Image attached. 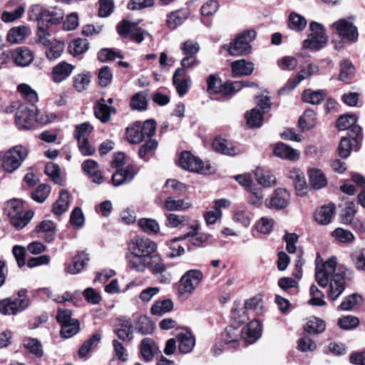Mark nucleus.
Wrapping results in <instances>:
<instances>
[{
    "label": "nucleus",
    "instance_id": "1",
    "mask_svg": "<svg viewBox=\"0 0 365 365\" xmlns=\"http://www.w3.org/2000/svg\"><path fill=\"white\" fill-rule=\"evenodd\" d=\"M348 270L337 267L336 258L331 257L324 263L317 264L315 271L316 281L322 287L329 283L328 297L330 300L335 301L345 289L344 278Z\"/></svg>",
    "mask_w": 365,
    "mask_h": 365
},
{
    "label": "nucleus",
    "instance_id": "2",
    "mask_svg": "<svg viewBox=\"0 0 365 365\" xmlns=\"http://www.w3.org/2000/svg\"><path fill=\"white\" fill-rule=\"evenodd\" d=\"M4 210L11 224L16 229L24 227L34 216V212L31 210L24 212L22 202L16 199L8 201Z\"/></svg>",
    "mask_w": 365,
    "mask_h": 365
},
{
    "label": "nucleus",
    "instance_id": "3",
    "mask_svg": "<svg viewBox=\"0 0 365 365\" xmlns=\"http://www.w3.org/2000/svg\"><path fill=\"white\" fill-rule=\"evenodd\" d=\"M201 270H187L180 278L178 286V296L182 299H187L197 289L202 281Z\"/></svg>",
    "mask_w": 365,
    "mask_h": 365
},
{
    "label": "nucleus",
    "instance_id": "4",
    "mask_svg": "<svg viewBox=\"0 0 365 365\" xmlns=\"http://www.w3.org/2000/svg\"><path fill=\"white\" fill-rule=\"evenodd\" d=\"M331 29L342 43L352 44L359 39L358 29L354 24L353 17L341 18L336 21L331 25Z\"/></svg>",
    "mask_w": 365,
    "mask_h": 365
},
{
    "label": "nucleus",
    "instance_id": "5",
    "mask_svg": "<svg viewBox=\"0 0 365 365\" xmlns=\"http://www.w3.org/2000/svg\"><path fill=\"white\" fill-rule=\"evenodd\" d=\"M29 155L26 147L22 145H15L3 154L1 166L4 170L12 173L18 170Z\"/></svg>",
    "mask_w": 365,
    "mask_h": 365
},
{
    "label": "nucleus",
    "instance_id": "6",
    "mask_svg": "<svg viewBox=\"0 0 365 365\" xmlns=\"http://www.w3.org/2000/svg\"><path fill=\"white\" fill-rule=\"evenodd\" d=\"M38 110L35 106H28L24 103L20 106L15 115V122L19 129L29 130L36 121L46 123L38 118Z\"/></svg>",
    "mask_w": 365,
    "mask_h": 365
},
{
    "label": "nucleus",
    "instance_id": "7",
    "mask_svg": "<svg viewBox=\"0 0 365 365\" xmlns=\"http://www.w3.org/2000/svg\"><path fill=\"white\" fill-rule=\"evenodd\" d=\"M256 37L253 30L246 31L237 37L234 42L224 46V48L232 56L247 54L251 51L250 43Z\"/></svg>",
    "mask_w": 365,
    "mask_h": 365
},
{
    "label": "nucleus",
    "instance_id": "8",
    "mask_svg": "<svg viewBox=\"0 0 365 365\" xmlns=\"http://www.w3.org/2000/svg\"><path fill=\"white\" fill-rule=\"evenodd\" d=\"M180 166L188 171L207 175L213 171L209 164L204 165L203 162L197 157L194 156L189 151H184L180 158Z\"/></svg>",
    "mask_w": 365,
    "mask_h": 365
},
{
    "label": "nucleus",
    "instance_id": "9",
    "mask_svg": "<svg viewBox=\"0 0 365 365\" xmlns=\"http://www.w3.org/2000/svg\"><path fill=\"white\" fill-rule=\"evenodd\" d=\"M140 21L137 22H130L128 20L121 21L117 26V31L119 35L124 38H128L137 43H140L144 40V36H150L145 30L137 27Z\"/></svg>",
    "mask_w": 365,
    "mask_h": 365
},
{
    "label": "nucleus",
    "instance_id": "10",
    "mask_svg": "<svg viewBox=\"0 0 365 365\" xmlns=\"http://www.w3.org/2000/svg\"><path fill=\"white\" fill-rule=\"evenodd\" d=\"M309 38L304 41V46L310 50H319L327 42L328 38L324 33L323 26L317 22L310 24Z\"/></svg>",
    "mask_w": 365,
    "mask_h": 365
},
{
    "label": "nucleus",
    "instance_id": "11",
    "mask_svg": "<svg viewBox=\"0 0 365 365\" xmlns=\"http://www.w3.org/2000/svg\"><path fill=\"white\" fill-rule=\"evenodd\" d=\"M319 70V66L314 63H309L307 66L302 68L297 73V76L293 78H289L286 85L281 88L280 93H284L286 91H292L295 88L298 84L308 79L312 76L318 73Z\"/></svg>",
    "mask_w": 365,
    "mask_h": 365
},
{
    "label": "nucleus",
    "instance_id": "12",
    "mask_svg": "<svg viewBox=\"0 0 365 365\" xmlns=\"http://www.w3.org/2000/svg\"><path fill=\"white\" fill-rule=\"evenodd\" d=\"M155 242L148 238L135 237L132 240L128 245V250L146 257H150L157 250Z\"/></svg>",
    "mask_w": 365,
    "mask_h": 365
},
{
    "label": "nucleus",
    "instance_id": "13",
    "mask_svg": "<svg viewBox=\"0 0 365 365\" xmlns=\"http://www.w3.org/2000/svg\"><path fill=\"white\" fill-rule=\"evenodd\" d=\"M356 212L354 202L347 203L340 215L341 222L354 229L365 232V222L355 217Z\"/></svg>",
    "mask_w": 365,
    "mask_h": 365
},
{
    "label": "nucleus",
    "instance_id": "14",
    "mask_svg": "<svg viewBox=\"0 0 365 365\" xmlns=\"http://www.w3.org/2000/svg\"><path fill=\"white\" fill-rule=\"evenodd\" d=\"M28 307L29 302L26 299L9 297L0 301V312L4 315H15Z\"/></svg>",
    "mask_w": 365,
    "mask_h": 365
},
{
    "label": "nucleus",
    "instance_id": "15",
    "mask_svg": "<svg viewBox=\"0 0 365 365\" xmlns=\"http://www.w3.org/2000/svg\"><path fill=\"white\" fill-rule=\"evenodd\" d=\"M357 118L354 115H341L336 122L337 128L341 130H349L350 138H358L361 133V128L356 124Z\"/></svg>",
    "mask_w": 365,
    "mask_h": 365
},
{
    "label": "nucleus",
    "instance_id": "16",
    "mask_svg": "<svg viewBox=\"0 0 365 365\" xmlns=\"http://www.w3.org/2000/svg\"><path fill=\"white\" fill-rule=\"evenodd\" d=\"M290 200V195L286 189L277 188L274 191L267 206L275 210H282L289 205Z\"/></svg>",
    "mask_w": 365,
    "mask_h": 365
},
{
    "label": "nucleus",
    "instance_id": "17",
    "mask_svg": "<svg viewBox=\"0 0 365 365\" xmlns=\"http://www.w3.org/2000/svg\"><path fill=\"white\" fill-rule=\"evenodd\" d=\"M242 331V337L249 344L256 342L262 335V326L258 320H252Z\"/></svg>",
    "mask_w": 365,
    "mask_h": 365
},
{
    "label": "nucleus",
    "instance_id": "18",
    "mask_svg": "<svg viewBox=\"0 0 365 365\" xmlns=\"http://www.w3.org/2000/svg\"><path fill=\"white\" fill-rule=\"evenodd\" d=\"M74 70V66L66 61H62L53 67L51 79L56 83H60L67 79Z\"/></svg>",
    "mask_w": 365,
    "mask_h": 365
},
{
    "label": "nucleus",
    "instance_id": "19",
    "mask_svg": "<svg viewBox=\"0 0 365 365\" xmlns=\"http://www.w3.org/2000/svg\"><path fill=\"white\" fill-rule=\"evenodd\" d=\"M275 156L289 161H297L300 158V151L284 143H277L273 149Z\"/></svg>",
    "mask_w": 365,
    "mask_h": 365
},
{
    "label": "nucleus",
    "instance_id": "20",
    "mask_svg": "<svg viewBox=\"0 0 365 365\" xmlns=\"http://www.w3.org/2000/svg\"><path fill=\"white\" fill-rule=\"evenodd\" d=\"M289 178L292 180L297 195L304 196L307 192L308 186L302 170L297 168L291 169Z\"/></svg>",
    "mask_w": 365,
    "mask_h": 365
},
{
    "label": "nucleus",
    "instance_id": "21",
    "mask_svg": "<svg viewBox=\"0 0 365 365\" xmlns=\"http://www.w3.org/2000/svg\"><path fill=\"white\" fill-rule=\"evenodd\" d=\"M125 259L130 269L138 272H145L148 266V257L128 250Z\"/></svg>",
    "mask_w": 365,
    "mask_h": 365
},
{
    "label": "nucleus",
    "instance_id": "22",
    "mask_svg": "<svg viewBox=\"0 0 365 365\" xmlns=\"http://www.w3.org/2000/svg\"><path fill=\"white\" fill-rule=\"evenodd\" d=\"M186 72L183 69H176L173 76V83L180 96H185L189 91L192 81L185 78Z\"/></svg>",
    "mask_w": 365,
    "mask_h": 365
},
{
    "label": "nucleus",
    "instance_id": "23",
    "mask_svg": "<svg viewBox=\"0 0 365 365\" xmlns=\"http://www.w3.org/2000/svg\"><path fill=\"white\" fill-rule=\"evenodd\" d=\"M35 232L40 235L47 242H52L56 235V227L51 220H43L35 228Z\"/></svg>",
    "mask_w": 365,
    "mask_h": 365
},
{
    "label": "nucleus",
    "instance_id": "24",
    "mask_svg": "<svg viewBox=\"0 0 365 365\" xmlns=\"http://www.w3.org/2000/svg\"><path fill=\"white\" fill-rule=\"evenodd\" d=\"M242 331L236 327L229 326L222 334V341L230 348H237L239 346L242 336Z\"/></svg>",
    "mask_w": 365,
    "mask_h": 365
},
{
    "label": "nucleus",
    "instance_id": "25",
    "mask_svg": "<svg viewBox=\"0 0 365 365\" xmlns=\"http://www.w3.org/2000/svg\"><path fill=\"white\" fill-rule=\"evenodd\" d=\"M11 56L18 66L25 67L29 66L34 60L31 51L26 48H18L11 51Z\"/></svg>",
    "mask_w": 365,
    "mask_h": 365
},
{
    "label": "nucleus",
    "instance_id": "26",
    "mask_svg": "<svg viewBox=\"0 0 365 365\" xmlns=\"http://www.w3.org/2000/svg\"><path fill=\"white\" fill-rule=\"evenodd\" d=\"M334 212L335 205L334 204L325 205L315 212L314 219L321 225H328L331 222Z\"/></svg>",
    "mask_w": 365,
    "mask_h": 365
},
{
    "label": "nucleus",
    "instance_id": "27",
    "mask_svg": "<svg viewBox=\"0 0 365 365\" xmlns=\"http://www.w3.org/2000/svg\"><path fill=\"white\" fill-rule=\"evenodd\" d=\"M231 68L233 76H250L254 71V63L240 59L233 61Z\"/></svg>",
    "mask_w": 365,
    "mask_h": 365
},
{
    "label": "nucleus",
    "instance_id": "28",
    "mask_svg": "<svg viewBox=\"0 0 365 365\" xmlns=\"http://www.w3.org/2000/svg\"><path fill=\"white\" fill-rule=\"evenodd\" d=\"M176 338L178 341V349L181 353L188 354L193 349L195 339L190 332L179 333Z\"/></svg>",
    "mask_w": 365,
    "mask_h": 365
},
{
    "label": "nucleus",
    "instance_id": "29",
    "mask_svg": "<svg viewBox=\"0 0 365 365\" xmlns=\"http://www.w3.org/2000/svg\"><path fill=\"white\" fill-rule=\"evenodd\" d=\"M30 34L29 27L26 26H16L11 29L7 34V41L11 43H21Z\"/></svg>",
    "mask_w": 365,
    "mask_h": 365
},
{
    "label": "nucleus",
    "instance_id": "30",
    "mask_svg": "<svg viewBox=\"0 0 365 365\" xmlns=\"http://www.w3.org/2000/svg\"><path fill=\"white\" fill-rule=\"evenodd\" d=\"M311 186L314 190L322 189L327 185V179L322 170L318 168H309L308 170Z\"/></svg>",
    "mask_w": 365,
    "mask_h": 365
},
{
    "label": "nucleus",
    "instance_id": "31",
    "mask_svg": "<svg viewBox=\"0 0 365 365\" xmlns=\"http://www.w3.org/2000/svg\"><path fill=\"white\" fill-rule=\"evenodd\" d=\"M112 112H115V109L113 106H108L104 99H101L94 106L96 117L103 123H107L110 120Z\"/></svg>",
    "mask_w": 365,
    "mask_h": 365
},
{
    "label": "nucleus",
    "instance_id": "32",
    "mask_svg": "<svg viewBox=\"0 0 365 365\" xmlns=\"http://www.w3.org/2000/svg\"><path fill=\"white\" fill-rule=\"evenodd\" d=\"M134 177L133 167H127L125 169L118 170L112 176L113 184L115 186H120L123 184L130 182Z\"/></svg>",
    "mask_w": 365,
    "mask_h": 365
},
{
    "label": "nucleus",
    "instance_id": "33",
    "mask_svg": "<svg viewBox=\"0 0 365 365\" xmlns=\"http://www.w3.org/2000/svg\"><path fill=\"white\" fill-rule=\"evenodd\" d=\"M188 11L187 10H178L171 12L167 16L166 25L172 30L175 29L178 26L183 24L188 17Z\"/></svg>",
    "mask_w": 365,
    "mask_h": 365
},
{
    "label": "nucleus",
    "instance_id": "34",
    "mask_svg": "<svg viewBox=\"0 0 365 365\" xmlns=\"http://www.w3.org/2000/svg\"><path fill=\"white\" fill-rule=\"evenodd\" d=\"M88 258L84 255H76L73 263L65 264L64 272L70 274H76L86 267Z\"/></svg>",
    "mask_w": 365,
    "mask_h": 365
},
{
    "label": "nucleus",
    "instance_id": "35",
    "mask_svg": "<svg viewBox=\"0 0 365 365\" xmlns=\"http://www.w3.org/2000/svg\"><path fill=\"white\" fill-rule=\"evenodd\" d=\"M255 180L264 187H269L277 182L275 176L269 171L257 168L255 172Z\"/></svg>",
    "mask_w": 365,
    "mask_h": 365
},
{
    "label": "nucleus",
    "instance_id": "36",
    "mask_svg": "<svg viewBox=\"0 0 365 365\" xmlns=\"http://www.w3.org/2000/svg\"><path fill=\"white\" fill-rule=\"evenodd\" d=\"M327 93L324 90L312 91L307 89L302 93V99L305 103L319 105L323 101Z\"/></svg>",
    "mask_w": 365,
    "mask_h": 365
},
{
    "label": "nucleus",
    "instance_id": "37",
    "mask_svg": "<svg viewBox=\"0 0 365 365\" xmlns=\"http://www.w3.org/2000/svg\"><path fill=\"white\" fill-rule=\"evenodd\" d=\"M192 204L186 200H176L168 197L165 200L164 207L169 211H184L189 209Z\"/></svg>",
    "mask_w": 365,
    "mask_h": 365
},
{
    "label": "nucleus",
    "instance_id": "38",
    "mask_svg": "<svg viewBox=\"0 0 365 365\" xmlns=\"http://www.w3.org/2000/svg\"><path fill=\"white\" fill-rule=\"evenodd\" d=\"M140 349L143 358L145 361H149L153 359L158 348L151 339L145 338L141 341Z\"/></svg>",
    "mask_w": 365,
    "mask_h": 365
},
{
    "label": "nucleus",
    "instance_id": "39",
    "mask_svg": "<svg viewBox=\"0 0 365 365\" xmlns=\"http://www.w3.org/2000/svg\"><path fill=\"white\" fill-rule=\"evenodd\" d=\"M63 11L57 7H51L49 9H44V14L43 15V24H56L60 23L63 19Z\"/></svg>",
    "mask_w": 365,
    "mask_h": 365
},
{
    "label": "nucleus",
    "instance_id": "40",
    "mask_svg": "<svg viewBox=\"0 0 365 365\" xmlns=\"http://www.w3.org/2000/svg\"><path fill=\"white\" fill-rule=\"evenodd\" d=\"M212 147L215 151L227 155H235L237 153L234 146L228 144L226 140L220 138L214 140Z\"/></svg>",
    "mask_w": 365,
    "mask_h": 365
},
{
    "label": "nucleus",
    "instance_id": "41",
    "mask_svg": "<svg viewBox=\"0 0 365 365\" xmlns=\"http://www.w3.org/2000/svg\"><path fill=\"white\" fill-rule=\"evenodd\" d=\"M69 194L68 191L62 190L59 193V197L56 202L53 205V212L55 215H60L65 212L68 207Z\"/></svg>",
    "mask_w": 365,
    "mask_h": 365
},
{
    "label": "nucleus",
    "instance_id": "42",
    "mask_svg": "<svg viewBox=\"0 0 365 365\" xmlns=\"http://www.w3.org/2000/svg\"><path fill=\"white\" fill-rule=\"evenodd\" d=\"M132 323L126 319H120L118 327L115 329V333L118 338L123 341H130L133 338Z\"/></svg>",
    "mask_w": 365,
    "mask_h": 365
},
{
    "label": "nucleus",
    "instance_id": "43",
    "mask_svg": "<svg viewBox=\"0 0 365 365\" xmlns=\"http://www.w3.org/2000/svg\"><path fill=\"white\" fill-rule=\"evenodd\" d=\"M357 145V138L343 137L339 145V155L346 158L349 156L351 150Z\"/></svg>",
    "mask_w": 365,
    "mask_h": 365
},
{
    "label": "nucleus",
    "instance_id": "44",
    "mask_svg": "<svg viewBox=\"0 0 365 365\" xmlns=\"http://www.w3.org/2000/svg\"><path fill=\"white\" fill-rule=\"evenodd\" d=\"M304 331L313 334H317L324 331L326 323L318 317H311L304 327Z\"/></svg>",
    "mask_w": 365,
    "mask_h": 365
},
{
    "label": "nucleus",
    "instance_id": "45",
    "mask_svg": "<svg viewBox=\"0 0 365 365\" xmlns=\"http://www.w3.org/2000/svg\"><path fill=\"white\" fill-rule=\"evenodd\" d=\"M89 48L87 39L76 38L71 41L68 46V52L73 56L85 53Z\"/></svg>",
    "mask_w": 365,
    "mask_h": 365
},
{
    "label": "nucleus",
    "instance_id": "46",
    "mask_svg": "<svg viewBox=\"0 0 365 365\" xmlns=\"http://www.w3.org/2000/svg\"><path fill=\"white\" fill-rule=\"evenodd\" d=\"M173 309V302L170 299L155 302L150 309L152 314L162 316Z\"/></svg>",
    "mask_w": 365,
    "mask_h": 365
},
{
    "label": "nucleus",
    "instance_id": "47",
    "mask_svg": "<svg viewBox=\"0 0 365 365\" xmlns=\"http://www.w3.org/2000/svg\"><path fill=\"white\" fill-rule=\"evenodd\" d=\"M148 266L153 274H162L166 270L163 259L158 255H152L148 257Z\"/></svg>",
    "mask_w": 365,
    "mask_h": 365
},
{
    "label": "nucleus",
    "instance_id": "48",
    "mask_svg": "<svg viewBox=\"0 0 365 365\" xmlns=\"http://www.w3.org/2000/svg\"><path fill=\"white\" fill-rule=\"evenodd\" d=\"M141 123L136 122L126 130V137L130 143H139L143 140Z\"/></svg>",
    "mask_w": 365,
    "mask_h": 365
},
{
    "label": "nucleus",
    "instance_id": "49",
    "mask_svg": "<svg viewBox=\"0 0 365 365\" xmlns=\"http://www.w3.org/2000/svg\"><path fill=\"white\" fill-rule=\"evenodd\" d=\"M317 124L316 114L312 110H307L299 120V125L302 130H309Z\"/></svg>",
    "mask_w": 365,
    "mask_h": 365
},
{
    "label": "nucleus",
    "instance_id": "50",
    "mask_svg": "<svg viewBox=\"0 0 365 365\" xmlns=\"http://www.w3.org/2000/svg\"><path fill=\"white\" fill-rule=\"evenodd\" d=\"M263 113L258 111V108H252L245 113L247 125L250 128H259L263 122Z\"/></svg>",
    "mask_w": 365,
    "mask_h": 365
},
{
    "label": "nucleus",
    "instance_id": "51",
    "mask_svg": "<svg viewBox=\"0 0 365 365\" xmlns=\"http://www.w3.org/2000/svg\"><path fill=\"white\" fill-rule=\"evenodd\" d=\"M17 90L21 96L31 103V106H34V103L38 101L37 93L29 84H19Z\"/></svg>",
    "mask_w": 365,
    "mask_h": 365
},
{
    "label": "nucleus",
    "instance_id": "52",
    "mask_svg": "<svg viewBox=\"0 0 365 365\" xmlns=\"http://www.w3.org/2000/svg\"><path fill=\"white\" fill-rule=\"evenodd\" d=\"M355 73V68L352 63L346 59H344L340 63V73L339 75V80L341 81H346L351 79Z\"/></svg>",
    "mask_w": 365,
    "mask_h": 365
},
{
    "label": "nucleus",
    "instance_id": "53",
    "mask_svg": "<svg viewBox=\"0 0 365 365\" xmlns=\"http://www.w3.org/2000/svg\"><path fill=\"white\" fill-rule=\"evenodd\" d=\"M73 87L78 92L83 91L88 86L91 82V75L89 72H83L76 75L73 78Z\"/></svg>",
    "mask_w": 365,
    "mask_h": 365
},
{
    "label": "nucleus",
    "instance_id": "54",
    "mask_svg": "<svg viewBox=\"0 0 365 365\" xmlns=\"http://www.w3.org/2000/svg\"><path fill=\"white\" fill-rule=\"evenodd\" d=\"M307 20L302 16L292 12L289 16V28L297 31H302L307 26Z\"/></svg>",
    "mask_w": 365,
    "mask_h": 365
},
{
    "label": "nucleus",
    "instance_id": "55",
    "mask_svg": "<svg viewBox=\"0 0 365 365\" xmlns=\"http://www.w3.org/2000/svg\"><path fill=\"white\" fill-rule=\"evenodd\" d=\"M138 225L143 230V232L155 235L160 231V225L158 222L153 219L142 218L138 220Z\"/></svg>",
    "mask_w": 365,
    "mask_h": 365
},
{
    "label": "nucleus",
    "instance_id": "56",
    "mask_svg": "<svg viewBox=\"0 0 365 365\" xmlns=\"http://www.w3.org/2000/svg\"><path fill=\"white\" fill-rule=\"evenodd\" d=\"M135 327L141 334H149L153 332L155 326L149 317L140 316L136 322Z\"/></svg>",
    "mask_w": 365,
    "mask_h": 365
},
{
    "label": "nucleus",
    "instance_id": "57",
    "mask_svg": "<svg viewBox=\"0 0 365 365\" xmlns=\"http://www.w3.org/2000/svg\"><path fill=\"white\" fill-rule=\"evenodd\" d=\"M101 339V334H94L91 337L86 341L78 350V355L83 358L87 356L93 346H96L100 342Z\"/></svg>",
    "mask_w": 365,
    "mask_h": 365
},
{
    "label": "nucleus",
    "instance_id": "58",
    "mask_svg": "<svg viewBox=\"0 0 365 365\" xmlns=\"http://www.w3.org/2000/svg\"><path fill=\"white\" fill-rule=\"evenodd\" d=\"M309 294L311 299L309 301V304L313 306L322 307L326 304L324 301V293L314 284H312L309 289Z\"/></svg>",
    "mask_w": 365,
    "mask_h": 365
},
{
    "label": "nucleus",
    "instance_id": "59",
    "mask_svg": "<svg viewBox=\"0 0 365 365\" xmlns=\"http://www.w3.org/2000/svg\"><path fill=\"white\" fill-rule=\"evenodd\" d=\"M252 214L246 210H238L234 212L232 220L234 222L240 224L245 227L250 225L252 222Z\"/></svg>",
    "mask_w": 365,
    "mask_h": 365
},
{
    "label": "nucleus",
    "instance_id": "60",
    "mask_svg": "<svg viewBox=\"0 0 365 365\" xmlns=\"http://www.w3.org/2000/svg\"><path fill=\"white\" fill-rule=\"evenodd\" d=\"M331 236L339 242L349 243L352 242L355 237L351 232L341 227L335 229L331 232Z\"/></svg>",
    "mask_w": 365,
    "mask_h": 365
},
{
    "label": "nucleus",
    "instance_id": "61",
    "mask_svg": "<svg viewBox=\"0 0 365 365\" xmlns=\"http://www.w3.org/2000/svg\"><path fill=\"white\" fill-rule=\"evenodd\" d=\"M24 346L36 356L41 357L43 356V351L41 344L36 339L26 338L24 340Z\"/></svg>",
    "mask_w": 365,
    "mask_h": 365
},
{
    "label": "nucleus",
    "instance_id": "62",
    "mask_svg": "<svg viewBox=\"0 0 365 365\" xmlns=\"http://www.w3.org/2000/svg\"><path fill=\"white\" fill-rule=\"evenodd\" d=\"M359 324V318L352 315L344 316L338 319V325L344 330L354 329L356 328Z\"/></svg>",
    "mask_w": 365,
    "mask_h": 365
},
{
    "label": "nucleus",
    "instance_id": "63",
    "mask_svg": "<svg viewBox=\"0 0 365 365\" xmlns=\"http://www.w3.org/2000/svg\"><path fill=\"white\" fill-rule=\"evenodd\" d=\"M147 94L145 92H139L135 94L130 101V107L133 110H144L147 108Z\"/></svg>",
    "mask_w": 365,
    "mask_h": 365
},
{
    "label": "nucleus",
    "instance_id": "64",
    "mask_svg": "<svg viewBox=\"0 0 365 365\" xmlns=\"http://www.w3.org/2000/svg\"><path fill=\"white\" fill-rule=\"evenodd\" d=\"M361 302V297L357 294H352L346 297L339 307V309L342 311H349Z\"/></svg>",
    "mask_w": 365,
    "mask_h": 365
}]
</instances>
